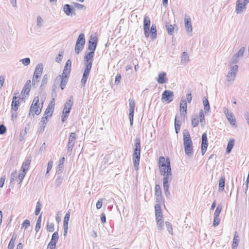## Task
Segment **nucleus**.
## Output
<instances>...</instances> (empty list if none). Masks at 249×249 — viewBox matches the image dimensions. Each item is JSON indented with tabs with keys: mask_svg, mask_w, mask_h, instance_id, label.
Segmentation results:
<instances>
[{
	"mask_svg": "<svg viewBox=\"0 0 249 249\" xmlns=\"http://www.w3.org/2000/svg\"><path fill=\"white\" fill-rule=\"evenodd\" d=\"M165 226L168 232L172 235L173 234V232L172 224L169 222H166Z\"/></svg>",
	"mask_w": 249,
	"mask_h": 249,
	"instance_id": "nucleus-46",
	"label": "nucleus"
},
{
	"mask_svg": "<svg viewBox=\"0 0 249 249\" xmlns=\"http://www.w3.org/2000/svg\"><path fill=\"white\" fill-rule=\"evenodd\" d=\"M239 58L237 57L235 55H234L231 59V62L232 64H235V65L238 62Z\"/></svg>",
	"mask_w": 249,
	"mask_h": 249,
	"instance_id": "nucleus-62",
	"label": "nucleus"
},
{
	"mask_svg": "<svg viewBox=\"0 0 249 249\" xmlns=\"http://www.w3.org/2000/svg\"><path fill=\"white\" fill-rule=\"evenodd\" d=\"M97 44V39L96 37L90 36L89 41L88 50L94 52Z\"/></svg>",
	"mask_w": 249,
	"mask_h": 249,
	"instance_id": "nucleus-12",
	"label": "nucleus"
},
{
	"mask_svg": "<svg viewBox=\"0 0 249 249\" xmlns=\"http://www.w3.org/2000/svg\"><path fill=\"white\" fill-rule=\"evenodd\" d=\"M166 73L164 72H160L159 74L157 81L159 84H164L166 82Z\"/></svg>",
	"mask_w": 249,
	"mask_h": 249,
	"instance_id": "nucleus-19",
	"label": "nucleus"
},
{
	"mask_svg": "<svg viewBox=\"0 0 249 249\" xmlns=\"http://www.w3.org/2000/svg\"><path fill=\"white\" fill-rule=\"evenodd\" d=\"M135 148L134 151H141V141L139 138H136L134 144Z\"/></svg>",
	"mask_w": 249,
	"mask_h": 249,
	"instance_id": "nucleus-30",
	"label": "nucleus"
},
{
	"mask_svg": "<svg viewBox=\"0 0 249 249\" xmlns=\"http://www.w3.org/2000/svg\"><path fill=\"white\" fill-rule=\"evenodd\" d=\"M245 50V48L242 47L234 55H235L239 58H241L243 56Z\"/></svg>",
	"mask_w": 249,
	"mask_h": 249,
	"instance_id": "nucleus-43",
	"label": "nucleus"
},
{
	"mask_svg": "<svg viewBox=\"0 0 249 249\" xmlns=\"http://www.w3.org/2000/svg\"><path fill=\"white\" fill-rule=\"evenodd\" d=\"M180 111L182 115L185 116L187 113V103L185 99H181L180 101Z\"/></svg>",
	"mask_w": 249,
	"mask_h": 249,
	"instance_id": "nucleus-14",
	"label": "nucleus"
},
{
	"mask_svg": "<svg viewBox=\"0 0 249 249\" xmlns=\"http://www.w3.org/2000/svg\"><path fill=\"white\" fill-rule=\"evenodd\" d=\"M31 160L27 159L22 164L21 169L23 171L27 172L31 163Z\"/></svg>",
	"mask_w": 249,
	"mask_h": 249,
	"instance_id": "nucleus-27",
	"label": "nucleus"
},
{
	"mask_svg": "<svg viewBox=\"0 0 249 249\" xmlns=\"http://www.w3.org/2000/svg\"><path fill=\"white\" fill-rule=\"evenodd\" d=\"M174 94L173 91L165 90L163 91L161 95V102L162 103H170L173 100Z\"/></svg>",
	"mask_w": 249,
	"mask_h": 249,
	"instance_id": "nucleus-6",
	"label": "nucleus"
},
{
	"mask_svg": "<svg viewBox=\"0 0 249 249\" xmlns=\"http://www.w3.org/2000/svg\"><path fill=\"white\" fill-rule=\"evenodd\" d=\"M42 21H43V20H42V18H41V17L40 16H38L37 17V26L38 27H40L42 26Z\"/></svg>",
	"mask_w": 249,
	"mask_h": 249,
	"instance_id": "nucleus-60",
	"label": "nucleus"
},
{
	"mask_svg": "<svg viewBox=\"0 0 249 249\" xmlns=\"http://www.w3.org/2000/svg\"><path fill=\"white\" fill-rule=\"evenodd\" d=\"M150 19L147 16H145L143 20V29H149Z\"/></svg>",
	"mask_w": 249,
	"mask_h": 249,
	"instance_id": "nucleus-26",
	"label": "nucleus"
},
{
	"mask_svg": "<svg viewBox=\"0 0 249 249\" xmlns=\"http://www.w3.org/2000/svg\"><path fill=\"white\" fill-rule=\"evenodd\" d=\"M161 194V190L159 185L157 184L155 186V196L160 195Z\"/></svg>",
	"mask_w": 249,
	"mask_h": 249,
	"instance_id": "nucleus-54",
	"label": "nucleus"
},
{
	"mask_svg": "<svg viewBox=\"0 0 249 249\" xmlns=\"http://www.w3.org/2000/svg\"><path fill=\"white\" fill-rule=\"evenodd\" d=\"M26 172L22 171L18 176V180H19L18 184H20L23 180L25 177Z\"/></svg>",
	"mask_w": 249,
	"mask_h": 249,
	"instance_id": "nucleus-44",
	"label": "nucleus"
},
{
	"mask_svg": "<svg viewBox=\"0 0 249 249\" xmlns=\"http://www.w3.org/2000/svg\"><path fill=\"white\" fill-rule=\"evenodd\" d=\"M180 124L179 121L177 120V118L176 117L175 119V127L176 133L178 134L180 130Z\"/></svg>",
	"mask_w": 249,
	"mask_h": 249,
	"instance_id": "nucleus-38",
	"label": "nucleus"
},
{
	"mask_svg": "<svg viewBox=\"0 0 249 249\" xmlns=\"http://www.w3.org/2000/svg\"><path fill=\"white\" fill-rule=\"evenodd\" d=\"M72 106V101L71 99L68 100L64 105L63 108V114H69Z\"/></svg>",
	"mask_w": 249,
	"mask_h": 249,
	"instance_id": "nucleus-17",
	"label": "nucleus"
},
{
	"mask_svg": "<svg viewBox=\"0 0 249 249\" xmlns=\"http://www.w3.org/2000/svg\"><path fill=\"white\" fill-rule=\"evenodd\" d=\"M53 162L52 160H50L49 161L47 165V171L46 173V176L48 174H49L50 170L52 169L53 167Z\"/></svg>",
	"mask_w": 249,
	"mask_h": 249,
	"instance_id": "nucleus-51",
	"label": "nucleus"
},
{
	"mask_svg": "<svg viewBox=\"0 0 249 249\" xmlns=\"http://www.w3.org/2000/svg\"><path fill=\"white\" fill-rule=\"evenodd\" d=\"M159 166L160 172L167 170L168 165L171 166L170 160L168 158L166 159L163 156H160L159 160Z\"/></svg>",
	"mask_w": 249,
	"mask_h": 249,
	"instance_id": "nucleus-5",
	"label": "nucleus"
},
{
	"mask_svg": "<svg viewBox=\"0 0 249 249\" xmlns=\"http://www.w3.org/2000/svg\"><path fill=\"white\" fill-rule=\"evenodd\" d=\"M17 172L12 173L11 175L10 181L11 182L13 181L17 178Z\"/></svg>",
	"mask_w": 249,
	"mask_h": 249,
	"instance_id": "nucleus-64",
	"label": "nucleus"
},
{
	"mask_svg": "<svg viewBox=\"0 0 249 249\" xmlns=\"http://www.w3.org/2000/svg\"><path fill=\"white\" fill-rule=\"evenodd\" d=\"M208 145V143L207 134L206 133H204L202 135V143L201 148L202 155H203L205 153Z\"/></svg>",
	"mask_w": 249,
	"mask_h": 249,
	"instance_id": "nucleus-13",
	"label": "nucleus"
},
{
	"mask_svg": "<svg viewBox=\"0 0 249 249\" xmlns=\"http://www.w3.org/2000/svg\"><path fill=\"white\" fill-rule=\"evenodd\" d=\"M41 214H40L39 215V216L38 217L37 222H36V227H35V231H36V232H38L39 230H40V229L41 228Z\"/></svg>",
	"mask_w": 249,
	"mask_h": 249,
	"instance_id": "nucleus-36",
	"label": "nucleus"
},
{
	"mask_svg": "<svg viewBox=\"0 0 249 249\" xmlns=\"http://www.w3.org/2000/svg\"><path fill=\"white\" fill-rule=\"evenodd\" d=\"M86 68L91 69L92 61L91 60H84Z\"/></svg>",
	"mask_w": 249,
	"mask_h": 249,
	"instance_id": "nucleus-53",
	"label": "nucleus"
},
{
	"mask_svg": "<svg viewBox=\"0 0 249 249\" xmlns=\"http://www.w3.org/2000/svg\"><path fill=\"white\" fill-rule=\"evenodd\" d=\"M70 72H71L70 70H68L64 69L62 74V75H61V77H64V78H67L69 76Z\"/></svg>",
	"mask_w": 249,
	"mask_h": 249,
	"instance_id": "nucleus-55",
	"label": "nucleus"
},
{
	"mask_svg": "<svg viewBox=\"0 0 249 249\" xmlns=\"http://www.w3.org/2000/svg\"><path fill=\"white\" fill-rule=\"evenodd\" d=\"M47 230L50 232H53L54 231V224L53 223L47 222Z\"/></svg>",
	"mask_w": 249,
	"mask_h": 249,
	"instance_id": "nucleus-47",
	"label": "nucleus"
},
{
	"mask_svg": "<svg viewBox=\"0 0 249 249\" xmlns=\"http://www.w3.org/2000/svg\"><path fill=\"white\" fill-rule=\"evenodd\" d=\"M43 69V67L42 64L40 63L37 64L33 76L39 78L42 73Z\"/></svg>",
	"mask_w": 249,
	"mask_h": 249,
	"instance_id": "nucleus-16",
	"label": "nucleus"
},
{
	"mask_svg": "<svg viewBox=\"0 0 249 249\" xmlns=\"http://www.w3.org/2000/svg\"><path fill=\"white\" fill-rule=\"evenodd\" d=\"M63 12L67 16H75L76 15L75 9L69 4H66L63 7Z\"/></svg>",
	"mask_w": 249,
	"mask_h": 249,
	"instance_id": "nucleus-11",
	"label": "nucleus"
},
{
	"mask_svg": "<svg viewBox=\"0 0 249 249\" xmlns=\"http://www.w3.org/2000/svg\"><path fill=\"white\" fill-rule=\"evenodd\" d=\"M129 113H134V108L135 107V103L134 100H129Z\"/></svg>",
	"mask_w": 249,
	"mask_h": 249,
	"instance_id": "nucleus-35",
	"label": "nucleus"
},
{
	"mask_svg": "<svg viewBox=\"0 0 249 249\" xmlns=\"http://www.w3.org/2000/svg\"><path fill=\"white\" fill-rule=\"evenodd\" d=\"M160 174L163 176V181L171 182L172 179V174L171 166L167 167V170L163 171V172H160Z\"/></svg>",
	"mask_w": 249,
	"mask_h": 249,
	"instance_id": "nucleus-9",
	"label": "nucleus"
},
{
	"mask_svg": "<svg viewBox=\"0 0 249 249\" xmlns=\"http://www.w3.org/2000/svg\"><path fill=\"white\" fill-rule=\"evenodd\" d=\"M222 209V207L221 205H218L214 213L213 216H219L220 213Z\"/></svg>",
	"mask_w": 249,
	"mask_h": 249,
	"instance_id": "nucleus-42",
	"label": "nucleus"
},
{
	"mask_svg": "<svg viewBox=\"0 0 249 249\" xmlns=\"http://www.w3.org/2000/svg\"><path fill=\"white\" fill-rule=\"evenodd\" d=\"M6 131V128L3 124L0 125V134H3Z\"/></svg>",
	"mask_w": 249,
	"mask_h": 249,
	"instance_id": "nucleus-63",
	"label": "nucleus"
},
{
	"mask_svg": "<svg viewBox=\"0 0 249 249\" xmlns=\"http://www.w3.org/2000/svg\"><path fill=\"white\" fill-rule=\"evenodd\" d=\"M166 29L167 31V33L169 35H172L173 34L174 31V27L172 26L171 24H170L169 23H166Z\"/></svg>",
	"mask_w": 249,
	"mask_h": 249,
	"instance_id": "nucleus-40",
	"label": "nucleus"
},
{
	"mask_svg": "<svg viewBox=\"0 0 249 249\" xmlns=\"http://www.w3.org/2000/svg\"><path fill=\"white\" fill-rule=\"evenodd\" d=\"M76 140V134L75 132H72L70 134L68 142L67 145V152L70 154H71L72 149L75 145V142Z\"/></svg>",
	"mask_w": 249,
	"mask_h": 249,
	"instance_id": "nucleus-7",
	"label": "nucleus"
},
{
	"mask_svg": "<svg viewBox=\"0 0 249 249\" xmlns=\"http://www.w3.org/2000/svg\"><path fill=\"white\" fill-rule=\"evenodd\" d=\"M199 116L200 118V122L201 124V125L203 126L205 124V117L204 115V113L202 110H200L199 113Z\"/></svg>",
	"mask_w": 249,
	"mask_h": 249,
	"instance_id": "nucleus-41",
	"label": "nucleus"
},
{
	"mask_svg": "<svg viewBox=\"0 0 249 249\" xmlns=\"http://www.w3.org/2000/svg\"><path fill=\"white\" fill-rule=\"evenodd\" d=\"M31 80H29L25 84L21 92L28 95L31 89Z\"/></svg>",
	"mask_w": 249,
	"mask_h": 249,
	"instance_id": "nucleus-20",
	"label": "nucleus"
},
{
	"mask_svg": "<svg viewBox=\"0 0 249 249\" xmlns=\"http://www.w3.org/2000/svg\"><path fill=\"white\" fill-rule=\"evenodd\" d=\"M189 57L188 53L184 52L181 56V62L182 64H186L189 61Z\"/></svg>",
	"mask_w": 249,
	"mask_h": 249,
	"instance_id": "nucleus-25",
	"label": "nucleus"
},
{
	"mask_svg": "<svg viewBox=\"0 0 249 249\" xmlns=\"http://www.w3.org/2000/svg\"><path fill=\"white\" fill-rule=\"evenodd\" d=\"M157 228L158 230L162 231L164 229L163 221L161 219H156Z\"/></svg>",
	"mask_w": 249,
	"mask_h": 249,
	"instance_id": "nucleus-32",
	"label": "nucleus"
},
{
	"mask_svg": "<svg viewBox=\"0 0 249 249\" xmlns=\"http://www.w3.org/2000/svg\"><path fill=\"white\" fill-rule=\"evenodd\" d=\"M85 42V35L83 33H81L78 37L75 46V52L77 54L83 49Z\"/></svg>",
	"mask_w": 249,
	"mask_h": 249,
	"instance_id": "nucleus-3",
	"label": "nucleus"
},
{
	"mask_svg": "<svg viewBox=\"0 0 249 249\" xmlns=\"http://www.w3.org/2000/svg\"><path fill=\"white\" fill-rule=\"evenodd\" d=\"M223 112L226 115L230 124L232 125H234L235 127H237L236 124V120L234 118H233L232 113L229 112V109L226 107H224L223 108Z\"/></svg>",
	"mask_w": 249,
	"mask_h": 249,
	"instance_id": "nucleus-10",
	"label": "nucleus"
},
{
	"mask_svg": "<svg viewBox=\"0 0 249 249\" xmlns=\"http://www.w3.org/2000/svg\"><path fill=\"white\" fill-rule=\"evenodd\" d=\"M156 196V200H157V202H158L159 203H163L164 200L162 197L161 194H160V195H159H159Z\"/></svg>",
	"mask_w": 249,
	"mask_h": 249,
	"instance_id": "nucleus-61",
	"label": "nucleus"
},
{
	"mask_svg": "<svg viewBox=\"0 0 249 249\" xmlns=\"http://www.w3.org/2000/svg\"><path fill=\"white\" fill-rule=\"evenodd\" d=\"M220 221V219L219 216H214L213 226L214 227H216V226H218L219 224Z\"/></svg>",
	"mask_w": 249,
	"mask_h": 249,
	"instance_id": "nucleus-57",
	"label": "nucleus"
},
{
	"mask_svg": "<svg viewBox=\"0 0 249 249\" xmlns=\"http://www.w3.org/2000/svg\"><path fill=\"white\" fill-rule=\"evenodd\" d=\"M234 139L230 140L228 143L227 149H226V151L228 153H229L231 152V150L232 149V148L234 146Z\"/></svg>",
	"mask_w": 249,
	"mask_h": 249,
	"instance_id": "nucleus-29",
	"label": "nucleus"
},
{
	"mask_svg": "<svg viewBox=\"0 0 249 249\" xmlns=\"http://www.w3.org/2000/svg\"><path fill=\"white\" fill-rule=\"evenodd\" d=\"M132 159L135 169L136 170H138L139 169V166L140 163V155L133 156Z\"/></svg>",
	"mask_w": 249,
	"mask_h": 249,
	"instance_id": "nucleus-23",
	"label": "nucleus"
},
{
	"mask_svg": "<svg viewBox=\"0 0 249 249\" xmlns=\"http://www.w3.org/2000/svg\"><path fill=\"white\" fill-rule=\"evenodd\" d=\"M238 67L237 65L231 66L230 71L227 75V81L230 82H232L236 77L238 72Z\"/></svg>",
	"mask_w": 249,
	"mask_h": 249,
	"instance_id": "nucleus-4",
	"label": "nucleus"
},
{
	"mask_svg": "<svg viewBox=\"0 0 249 249\" xmlns=\"http://www.w3.org/2000/svg\"><path fill=\"white\" fill-rule=\"evenodd\" d=\"M199 121L198 116H196V118H192V125L195 127L198 125Z\"/></svg>",
	"mask_w": 249,
	"mask_h": 249,
	"instance_id": "nucleus-49",
	"label": "nucleus"
},
{
	"mask_svg": "<svg viewBox=\"0 0 249 249\" xmlns=\"http://www.w3.org/2000/svg\"><path fill=\"white\" fill-rule=\"evenodd\" d=\"M39 100V99L38 96L35 97L30 109V115L31 114L34 116L35 115H38L40 113L43 107V103L40 105L38 104Z\"/></svg>",
	"mask_w": 249,
	"mask_h": 249,
	"instance_id": "nucleus-2",
	"label": "nucleus"
},
{
	"mask_svg": "<svg viewBox=\"0 0 249 249\" xmlns=\"http://www.w3.org/2000/svg\"><path fill=\"white\" fill-rule=\"evenodd\" d=\"M65 78L64 77H61V75L57 77V79L58 80H61L60 87L62 89H64L67 84V81L65 79Z\"/></svg>",
	"mask_w": 249,
	"mask_h": 249,
	"instance_id": "nucleus-37",
	"label": "nucleus"
},
{
	"mask_svg": "<svg viewBox=\"0 0 249 249\" xmlns=\"http://www.w3.org/2000/svg\"><path fill=\"white\" fill-rule=\"evenodd\" d=\"M19 104V102L18 100H17V97L16 96H14L11 105L12 109L16 111L18 108Z\"/></svg>",
	"mask_w": 249,
	"mask_h": 249,
	"instance_id": "nucleus-21",
	"label": "nucleus"
},
{
	"mask_svg": "<svg viewBox=\"0 0 249 249\" xmlns=\"http://www.w3.org/2000/svg\"><path fill=\"white\" fill-rule=\"evenodd\" d=\"M63 178L61 176L57 177L55 180V183L57 187H58L63 182Z\"/></svg>",
	"mask_w": 249,
	"mask_h": 249,
	"instance_id": "nucleus-50",
	"label": "nucleus"
},
{
	"mask_svg": "<svg viewBox=\"0 0 249 249\" xmlns=\"http://www.w3.org/2000/svg\"><path fill=\"white\" fill-rule=\"evenodd\" d=\"M59 238L58 233L57 231H55L52 235V239L50 243H53L54 244H56Z\"/></svg>",
	"mask_w": 249,
	"mask_h": 249,
	"instance_id": "nucleus-31",
	"label": "nucleus"
},
{
	"mask_svg": "<svg viewBox=\"0 0 249 249\" xmlns=\"http://www.w3.org/2000/svg\"><path fill=\"white\" fill-rule=\"evenodd\" d=\"M155 216L156 219H161L163 215L161 212V207L159 204H156L155 206Z\"/></svg>",
	"mask_w": 249,
	"mask_h": 249,
	"instance_id": "nucleus-18",
	"label": "nucleus"
},
{
	"mask_svg": "<svg viewBox=\"0 0 249 249\" xmlns=\"http://www.w3.org/2000/svg\"><path fill=\"white\" fill-rule=\"evenodd\" d=\"M183 142L185 154L188 157L193 155V145L189 132L185 129L183 131Z\"/></svg>",
	"mask_w": 249,
	"mask_h": 249,
	"instance_id": "nucleus-1",
	"label": "nucleus"
},
{
	"mask_svg": "<svg viewBox=\"0 0 249 249\" xmlns=\"http://www.w3.org/2000/svg\"><path fill=\"white\" fill-rule=\"evenodd\" d=\"M30 225V221L28 219L25 220L21 224V228L27 229Z\"/></svg>",
	"mask_w": 249,
	"mask_h": 249,
	"instance_id": "nucleus-52",
	"label": "nucleus"
},
{
	"mask_svg": "<svg viewBox=\"0 0 249 249\" xmlns=\"http://www.w3.org/2000/svg\"><path fill=\"white\" fill-rule=\"evenodd\" d=\"M94 52L90 51L85 56L84 60L93 61Z\"/></svg>",
	"mask_w": 249,
	"mask_h": 249,
	"instance_id": "nucleus-39",
	"label": "nucleus"
},
{
	"mask_svg": "<svg viewBox=\"0 0 249 249\" xmlns=\"http://www.w3.org/2000/svg\"><path fill=\"white\" fill-rule=\"evenodd\" d=\"M41 203H40V202H37V204H36V210H35V214L36 215H37L40 210H41Z\"/></svg>",
	"mask_w": 249,
	"mask_h": 249,
	"instance_id": "nucleus-48",
	"label": "nucleus"
},
{
	"mask_svg": "<svg viewBox=\"0 0 249 249\" xmlns=\"http://www.w3.org/2000/svg\"><path fill=\"white\" fill-rule=\"evenodd\" d=\"M238 236L237 235V232H235V234L234 235V237L233 239V243L232 245V248L233 249H235L237 248L238 245L239 240H238Z\"/></svg>",
	"mask_w": 249,
	"mask_h": 249,
	"instance_id": "nucleus-28",
	"label": "nucleus"
},
{
	"mask_svg": "<svg viewBox=\"0 0 249 249\" xmlns=\"http://www.w3.org/2000/svg\"><path fill=\"white\" fill-rule=\"evenodd\" d=\"M225 177L221 176L219 181V192H222L225 187Z\"/></svg>",
	"mask_w": 249,
	"mask_h": 249,
	"instance_id": "nucleus-24",
	"label": "nucleus"
},
{
	"mask_svg": "<svg viewBox=\"0 0 249 249\" xmlns=\"http://www.w3.org/2000/svg\"><path fill=\"white\" fill-rule=\"evenodd\" d=\"M70 211H69L65 214L63 222H69V221L70 220Z\"/></svg>",
	"mask_w": 249,
	"mask_h": 249,
	"instance_id": "nucleus-59",
	"label": "nucleus"
},
{
	"mask_svg": "<svg viewBox=\"0 0 249 249\" xmlns=\"http://www.w3.org/2000/svg\"><path fill=\"white\" fill-rule=\"evenodd\" d=\"M19 62H21L24 66H26L30 64V59L28 57H27L25 58L20 59L19 60Z\"/></svg>",
	"mask_w": 249,
	"mask_h": 249,
	"instance_id": "nucleus-45",
	"label": "nucleus"
},
{
	"mask_svg": "<svg viewBox=\"0 0 249 249\" xmlns=\"http://www.w3.org/2000/svg\"><path fill=\"white\" fill-rule=\"evenodd\" d=\"M185 27L188 33H192L193 31L192 25L190 18H185L184 19Z\"/></svg>",
	"mask_w": 249,
	"mask_h": 249,
	"instance_id": "nucleus-15",
	"label": "nucleus"
},
{
	"mask_svg": "<svg viewBox=\"0 0 249 249\" xmlns=\"http://www.w3.org/2000/svg\"><path fill=\"white\" fill-rule=\"evenodd\" d=\"M150 33H151V37L153 39L157 37V29L156 26L154 24H152L150 29Z\"/></svg>",
	"mask_w": 249,
	"mask_h": 249,
	"instance_id": "nucleus-34",
	"label": "nucleus"
},
{
	"mask_svg": "<svg viewBox=\"0 0 249 249\" xmlns=\"http://www.w3.org/2000/svg\"><path fill=\"white\" fill-rule=\"evenodd\" d=\"M203 105L204 107V110L205 113H207L209 111L210 109V107L209 105V102L207 98H205L203 101Z\"/></svg>",
	"mask_w": 249,
	"mask_h": 249,
	"instance_id": "nucleus-33",
	"label": "nucleus"
},
{
	"mask_svg": "<svg viewBox=\"0 0 249 249\" xmlns=\"http://www.w3.org/2000/svg\"><path fill=\"white\" fill-rule=\"evenodd\" d=\"M71 61L70 59H69L67 61L64 69L70 70H71Z\"/></svg>",
	"mask_w": 249,
	"mask_h": 249,
	"instance_id": "nucleus-56",
	"label": "nucleus"
},
{
	"mask_svg": "<svg viewBox=\"0 0 249 249\" xmlns=\"http://www.w3.org/2000/svg\"><path fill=\"white\" fill-rule=\"evenodd\" d=\"M54 104H53V105H48L47 108H46L45 113L44 114V116H51L53 114V111L54 109Z\"/></svg>",
	"mask_w": 249,
	"mask_h": 249,
	"instance_id": "nucleus-22",
	"label": "nucleus"
},
{
	"mask_svg": "<svg viewBox=\"0 0 249 249\" xmlns=\"http://www.w3.org/2000/svg\"><path fill=\"white\" fill-rule=\"evenodd\" d=\"M48 76L47 74H45L43 76V78L42 79V81H41V87H42V86H43L44 85H46L47 84V80H48Z\"/></svg>",
	"mask_w": 249,
	"mask_h": 249,
	"instance_id": "nucleus-58",
	"label": "nucleus"
},
{
	"mask_svg": "<svg viewBox=\"0 0 249 249\" xmlns=\"http://www.w3.org/2000/svg\"><path fill=\"white\" fill-rule=\"evenodd\" d=\"M249 3V0H237L236 3V13L241 14L246 9V5Z\"/></svg>",
	"mask_w": 249,
	"mask_h": 249,
	"instance_id": "nucleus-8",
	"label": "nucleus"
}]
</instances>
